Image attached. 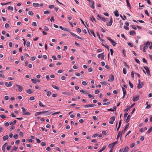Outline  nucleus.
Segmentation results:
<instances>
[{"mask_svg": "<svg viewBox=\"0 0 152 152\" xmlns=\"http://www.w3.org/2000/svg\"><path fill=\"white\" fill-rule=\"evenodd\" d=\"M118 143L117 141H116L108 145V147L111 148V149H113V148L114 145Z\"/></svg>", "mask_w": 152, "mask_h": 152, "instance_id": "nucleus-1", "label": "nucleus"}, {"mask_svg": "<svg viewBox=\"0 0 152 152\" xmlns=\"http://www.w3.org/2000/svg\"><path fill=\"white\" fill-rule=\"evenodd\" d=\"M23 114L24 115H30V113L29 112H26L25 109L23 107L21 108Z\"/></svg>", "mask_w": 152, "mask_h": 152, "instance_id": "nucleus-2", "label": "nucleus"}, {"mask_svg": "<svg viewBox=\"0 0 152 152\" xmlns=\"http://www.w3.org/2000/svg\"><path fill=\"white\" fill-rule=\"evenodd\" d=\"M109 76L110 78L108 80V81L109 82L113 81L114 80V75H110Z\"/></svg>", "mask_w": 152, "mask_h": 152, "instance_id": "nucleus-3", "label": "nucleus"}, {"mask_svg": "<svg viewBox=\"0 0 152 152\" xmlns=\"http://www.w3.org/2000/svg\"><path fill=\"white\" fill-rule=\"evenodd\" d=\"M143 68L146 70V72L147 73V75L148 76H151V74H150V71L149 70V68L148 67H145L144 66Z\"/></svg>", "mask_w": 152, "mask_h": 152, "instance_id": "nucleus-4", "label": "nucleus"}, {"mask_svg": "<svg viewBox=\"0 0 152 152\" xmlns=\"http://www.w3.org/2000/svg\"><path fill=\"white\" fill-rule=\"evenodd\" d=\"M104 53H103L101 54H99L98 55V58H100V57L101 59H103L104 58Z\"/></svg>", "mask_w": 152, "mask_h": 152, "instance_id": "nucleus-5", "label": "nucleus"}, {"mask_svg": "<svg viewBox=\"0 0 152 152\" xmlns=\"http://www.w3.org/2000/svg\"><path fill=\"white\" fill-rule=\"evenodd\" d=\"M70 33L71 34L73 37L77 38L78 39H82V38L81 37L76 35L75 34L71 32H70Z\"/></svg>", "mask_w": 152, "mask_h": 152, "instance_id": "nucleus-6", "label": "nucleus"}, {"mask_svg": "<svg viewBox=\"0 0 152 152\" xmlns=\"http://www.w3.org/2000/svg\"><path fill=\"white\" fill-rule=\"evenodd\" d=\"M139 96L137 95L136 96H134L132 99V100L134 102H136L139 99Z\"/></svg>", "mask_w": 152, "mask_h": 152, "instance_id": "nucleus-7", "label": "nucleus"}, {"mask_svg": "<svg viewBox=\"0 0 152 152\" xmlns=\"http://www.w3.org/2000/svg\"><path fill=\"white\" fill-rule=\"evenodd\" d=\"M5 85L7 87H9L11 86L12 84V83L11 82H9V83H8V82H6L5 83Z\"/></svg>", "mask_w": 152, "mask_h": 152, "instance_id": "nucleus-8", "label": "nucleus"}, {"mask_svg": "<svg viewBox=\"0 0 152 152\" xmlns=\"http://www.w3.org/2000/svg\"><path fill=\"white\" fill-rule=\"evenodd\" d=\"M8 144L7 143H5L2 146V149L4 152H5V147L7 146Z\"/></svg>", "mask_w": 152, "mask_h": 152, "instance_id": "nucleus-9", "label": "nucleus"}, {"mask_svg": "<svg viewBox=\"0 0 152 152\" xmlns=\"http://www.w3.org/2000/svg\"><path fill=\"white\" fill-rule=\"evenodd\" d=\"M37 79H33L31 80L32 81V82L35 84H36L37 83V82L39 83L40 82V81L39 80H37Z\"/></svg>", "mask_w": 152, "mask_h": 152, "instance_id": "nucleus-10", "label": "nucleus"}, {"mask_svg": "<svg viewBox=\"0 0 152 152\" xmlns=\"http://www.w3.org/2000/svg\"><path fill=\"white\" fill-rule=\"evenodd\" d=\"M87 29H88V32L89 34H90V32H91V34L94 36L95 37H96V35L94 33V31L93 30H89L88 28Z\"/></svg>", "mask_w": 152, "mask_h": 152, "instance_id": "nucleus-11", "label": "nucleus"}, {"mask_svg": "<svg viewBox=\"0 0 152 152\" xmlns=\"http://www.w3.org/2000/svg\"><path fill=\"white\" fill-rule=\"evenodd\" d=\"M122 90H123V93L124 94V96L122 97V98H124L125 96V94H126V90L124 88L122 87Z\"/></svg>", "mask_w": 152, "mask_h": 152, "instance_id": "nucleus-12", "label": "nucleus"}, {"mask_svg": "<svg viewBox=\"0 0 152 152\" xmlns=\"http://www.w3.org/2000/svg\"><path fill=\"white\" fill-rule=\"evenodd\" d=\"M16 86L18 88L19 91L20 92H21L23 89L22 87L19 85H16Z\"/></svg>", "mask_w": 152, "mask_h": 152, "instance_id": "nucleus-13", "label": "nucleus"}, {"mask_svg": "<svg viewBox=\"0 0 152 152\" xmlns=\"http://www.w3.org/2000/svg\"><path fill=\"white\" fill-rule=\"evenodd\" d=\"M129 34L131 35H135L136 33L134 31H129Z\"/></svg>", "mask_w": 152, "mask_h": 152, "instance_id": "nucleus-14", "label": "nucleus"}, {"mask_svg": "<svg viewBox=\"0 0 152 152\" xmlns=\"http://www.w3.org/2000/svg\"><path fill=\"white\" fill-rule=\"evenodd\" d=\"M100 19L104 22L108 20V18H104L102 17L101 18H100Z\"/></svg>", "mask_w": 152, "mask_h": 152, "instance_id": "nucleus-15", "label": "nucleus"}, {"mask_svg": "<svg viewBox=\"0 0 152 152\" xmlns=\"http://www.w3.org/2000/svg\"><path fill=\"white\" fill-rule=\"evenodd\" d=\"M91 5H90V6L91 7V8L93 9L94 8V1H92L91 2Z\"/></svg>", "mask_w": 152, "mask_h": 152, "instance_id": "nucleus-16", "label": "nucleus"}, {"mask_svg": "<svg viewBox=\"0 0 152 152\" xmlns=\"http://www.w3.org/2000/svg\"><path fill=\"white\" fill-rule=\"evenodd\" d=\"M121 120H120V121H119V125H118V128H117V132H118L119 131V128L120 127V126H121Z\"/></svg>", "mask_w": 152, "mask_h": 152, "instance_id": "nucleus-17", "label": "nucleus"}, {"mask_svg": "<svg viewBox=\"0 0 152 152\" xmlns=\"http://www.w3.org/2000/svg\"><path fill=\"white\" fill-rule=\"evenodd\" d=\"M18 148V147H15V146H14L13 148L11 150L10 152H12L13 151H16L17 150V149Z\"/></svg>", "mask_w": 152, "mask_h": 152, "instance_id": "nucleus-18", "label": "nucleus"}, {"mask_svg": "<svg viewBox=\"0 0 152 152\" xmlns=\"http://www.w3.org/2000/svg\"><path fill=\"white\" fill-rule=\"evenodd\" d=\"M130 117L131 116L130 115H128L126 120V123H127L130 120Z\"/></svg>", "mask_w": 152, "mask_h": 152, "instance_id": "nucleus-19", "label": "nucleus"}, {"mask_svg": "<svg viewBox=\"0 0 152 152\" xmlns=\"http://www.w3.org/2000/svg\"><path fill=\"white\" fill-rule=\"evenodd\" d=\"M129 123H128L127 125H126V126L125 127L124 130V133L125 132L126 130L129 127Z\"/></svg>", "mask_w": 152, "mask_h": 152, "instance_id": "nucleus-20", "label": "nucleus"}, {"mask_svg": "<svg viewBox=\"0 0 152 152\" xmlns=\"http://www.w3.org/2000/svg\"><path fill=\"white\" fill-rule=\"evenodd\" d=\"M9 137L8 135H5L4 136L3 138V140L4 141H5L7 140Z\"/></svg>", "mask_w": 152, "mask_h": 152, "instance_id": "nucleus-21", "label": "nucleus"}, {"mask_svg": "<svg viewBox=\"0 0 152 152\" xmlns=\"http://www.w3.org/2000/svg\"><path fill=\"white\" fill-rule=\"evenodd\" d=\"M62 93L63 94H66L68 95H71V93L68 92H63Z\"/></svg>", "mask_w": 152, "mask_h": 152, "instance_id": "nucleus-22", "label": "nucleus"}, {"mask_svg": "<svg viewBox=\"0 0 152 152\" xmlns=\"http://www.w3.org/2000/svg\"><path fill=\"white\" fill-rule=\"evenodd\" d=\"M148 45H145V46L143 48V51L144 52H146L145 49H146L148 48Z\"/></svg>", "mask_w": 152, "mask_h": 152, "instance_id": "nucleus-23", "label": "nucleus"}, {"mask_svg": "<svg viewBox=\"0 0 152 152\" xmlns=\"http://www.w3.org/2000/svg\"><path fill=\"white\" fill-rule=\"evenodd\" d=\"M33 5L34 7H39V6L40 5L38 3H34L33 4Z\"/></svg>", "mask_w": 152, "mask_h": 152, "instance_id": "nucleus-24", "label": "nucleus"}, {"mask_svg": "<svg viewBox=\"0 0 152 152\" xmlns=\"http://www.w3.org/2000/svg\"><path fill=\"white\" fill-rule=\"evenodd\" d=\"M118 12L117 10H116L115 12V15L116 17H118L119 16Z\"/></svg>", "mask_w": 152, "mask_h": 152, "instance_id": "nucleus-25", "label": "nucleus"}, {"mask_svg": "<svg viewBox=\"0 0 152 152\" xmlns=\"http://www.w3.org/2000/svg\"><path fill=\"white\" fill-rule=\"evenodd\" d=\"M129 148L128 147L126 146L125 147L124 149V150L122 152H128V150Z\"/></svg>", "mask_w": 152, "mask_h": 152, "instance_id": "nucleus-26", "label": "nucleus"}, {"mask_svg": "<svg viewBox=\"0 0 152 152\" xmlns=\"http://www.w3.org/2000/svg\"><path fill=\"white\" fill-rule=\"evenodd\" d=\"M100 83L103 85H106L107 84H108L109 85H110V84H109L108 83H107V82L105 81H103V82H100Z\"/></svg>", "mask_w": 152, "mask_h": 152, "instance_id": "nucleus-27", "label": "nucleus"}, {"mask_svg": "<svg viewBox=\"0 0 152 152\" xmlns=\"http://www.w3.org/2000/svg\"><path fill=\"white\" fill-rule=\"evenodd\" d=\"M152 132V126L148 130L147 132V134L149 133Z\"/></svg>", "mask_w": 152, "mask_h": 152, "instance_id": "nucleus-28", "label": "nucleus"}, {"mask_svg": "<svg viewBox=\"0 0 152 152\" xmlns=\"http://www.w3.org/2000/svg\"><path fill=\"white\" fill-rule=\"evenodd\" d=\"M51 86L54 88L56 89H59V88L58 87L56 86L55 85H53V84L51 85Z\"/></svg>", "mask_w": 152, "mask_h": 152, "instance_id": "nucleus-29", "label": "nucleus"}, {"mask_svg": "<svg viewBox=\"0 0 152 152\" xmlns=\"http://www.w3.org/2000/svg\"><path fill=\"white\" fill-rule=\"evenodd\" d=\"M131 76L133 79H134V72L132 71L131 72Z\"/></svg>", "mask_w": 152, "mask_h": 152, "instance_id": "nucleus-30", "label": "nucleus"}, {"mask_svg": "<svg viewBox=\"0 0 152 152\" xmlns=\"http://www.w3.org/2000/svg\"><path fill=\"white\" fill-rule=\"evenodd\" d=\"M8 59L9 61H12L13 59V57L12 56H10L9 57Z\"/></svg>", "mask_w": 152, "mask_h": 152, "instance_id": "nucleus-31", "label": "nucleus"}, {"mask_svg": "<svg viewBox=\"0 0 152 152\" xmlns=\"http://www.w3.org/2000/svg\"><path fill=\"white\" fill-rule=\"evenodd\" d=\"M142 87V86L141 85L140 83H138V86H137V88L138 89H140Z\"/></svg>", "mask_w": 152, "mask_h": 152, "instance_id": "nucleus-32", "label": "nucleus"}, {"mask_svg": "<svg viewBox=\"0 0 152 152\" xmlns=\"http://www.w3.org/2000/svg\"><path fill=\"white\" fill-rule=\"evenodd\" d=\"M26 92L28 94H30L33 92H32L31 90V89L27 90Z\"/></svg>", "mask_w": 152, "mask_h": 152, "instance_id": "nucleus-33", "label": "nucleus"}, {"mask_svg": "<svg viewBox=\"0 0 152 152\" xmlns=\"http://www.w3.org/2000/svg\"><path fill=\"white\" fill-rule=\"evenodd\" d=\"M51 92H50V91H48L47 92V95L48 96H50V95H51Z\"/></svg>", "mask_w": 152, "mask_h": 152, "instance_id": "nucleus-34", "label": "nucleus"}, {"mask_svg": "<svg viewBox=\"0 0 152 152\" xmlns=\"http://www.w3.org/2000/svg\"><path fill=\"white\" fill-rule=\"evenodd\" d=\"M15 129V126H12L10 128V131H12L13 129Z\"/></svg>", "mask_w": 152, "mask_h": 152, "instance_id": "nucleus-35", "label": "nucleus"}, {"mask_svg": "<svg viewBox=\"0 0 152 152\" xmlns=\"http://www.w3.org/2000/svg\"><path fill=\"white\" fill-rule=\"evenodd\" d=\"M111 42L114 46H115L117 44V43L113 40V41Z\"/></svg>", "mask_w": 152, "mask_h": 152, "instance_id": "nucleus-36", "label": "nucleus"}, {"mask_svg": "<svg viewBox=\"0 0 152 152\" xmlns=\"http://www.w3.org/2000/svg\"><path fill=\"white\" fill-rule=\"evenodd\" d=\"M30 42L29 41H28L27 42V43L26 44V45L27 47H29L30 46Z\"/></svg>", "mask_w": 152, "mask_h": 152, "instance_id": "nucleus-37", "label": "nucleus"}, {"mask_svg": "<svg viewBox=\"0 0 152 152\" xmlns=\"http://www.w3.org/2000/svg\"><path fill=\"white\" fill-rule=\"evenodd\" d=\"M123 73L124 74H126V69L125 68L123 69Z\"/></svg>", "mask_w": 152, "mask_h": 152, "instance_id": "nucleus-38", "label": "nucleus"}, {"mask_svg": "<svg viewBox=\"0 0 152 152\" xmlns=\"http://www.w3.org/2000/svg\"><path fill=\"white\" fill-rule=\"evenodd\" d=\"M129 85L130 86L131 88H133V84L130 82L129 80Z\"/></svg>", "mask_w": 152, "mask_h": 152, "instance_id": "nucleus-39", "label": "nucleus"}, {"mask_svg": "<svg viewBox=\"0 0 152 152\" xmlns=\"http://www.w3.org/2000/svg\"><path fill=\"white\" fill-rule=\"evenodd\" d=\"M7 9L8 10H13V8L12 7L8 6L7 7Z\"/></svg>", "mask_w": 152, "mask_h": 152, "instance_id": "nucleus-40", "label": "nucleus"}, {"mask_svg": "<svg viewBox=\"0 0 152 152\" xmlns=\"http://www.w3.org/2000/svg\"><path fill=\"white\" fill-rule=\"evenodd\" d=\"M0 117L2 119L5 118H6V116L4 115H0Z\"/></svg>", "mask_w": 152, "mask_h": 152, "instance_id": "nucleus-41", "label": "nucleus"}, {"mask_svg": "<svg viewBox=\"0 0 152 152\" xmlns=\"http://www.w3.org/2000/svg\"><path fill=\"white\" fill-rule=\"evenodd\" d=\"M121 134V131H119L118 133V134L117 136V139H118L119 138V137L120 136V135Z\"/></svg>", "mask_w": 152, "mask_h": 152, "instance_id": "nucleus-42", "label": "nucleus"}, {"mask_svg": "<svg viewBox=\"0 0 152 152\" xmlns=\"http://www.w3.org/2000/svg\"><path fill=\"white\" fill-rule=\"evenodd\" d=\"M135 60L138 64H140V61L137 58H135Z\"/></svg>", "mask_w": 152, "mask_h": 152, "instance_id": "nucleus-43", "label": "nucleus"}, {"mask_svg": "<svg viewBox=\"0 0 152 152\" xmlns=\"http://www.w3.org/2000/svg\"><path fill=\"white\" fill-rule=\"evenodd\" d=\"M28 14L30 15H33V13L32 11H30L28 12Z\"/></svg>", "mask_w": 152, "mask_h": 152, "instance_id": "nucleus-44", "label": "nucleus"}, {"mask_svg": "<svg viewBox=\"0 0 152 152\" xmlns=\"http://www.w3.org/2000/svg\"><path fill=\"white\" fill-rule=\"evenodd\" d=\"M39 105L40 106L42 107H45V105H43V104H42L41 102L40 101L39 102Z\"/></svg>", "mask_w": 152, "mask_h": 152, "instance_id": "nucleus-45", "label": "nucleus"}, {"mask_svg": "<svg viewBox=\"0 0 152 152\" xmlns=\"http://www.w3.org/2000/svg\"><path fill=\"white\" fill-rule=\"evenodd\" d=\"M127 44L128 45H129V46H130V47H132L133 46V44L129 42V43H128Z\"/></svg>", "mask_w": 152, "mask_h": 152, "instance_id": "nucleus-46", "label": "nucleus"}, {"mask_svg": "<svg viewBox=\"0 0 152 152\" xmlns=\"http://www.w3.org/2000/svg\"><path fill=\"white\" fill-rule=\"evenodd\" d=\"M127 3V6H128V7H129V8L130 9H131V5L129 3V2H126Z\"/></svg>", "mask_w": 152, "mask_h": 152, "instance_id": "nucleus-47", "label": "nucleus"}, {"mask_svg": "<svg viewBox=\"0 0 152 152\" xmlns=\"http://www.w3.org/2000/svg\"><path fill=\"white\" fill-rule=\"evenodd\" d=\"M108 133H107L105 131H103L102 132V134H103L106 135H107V134H108Z\"/></svg>", "mask_w": 152, "mask_h": 152, "instance_id": "nucleus-48", "label": "nucleus"}, {"mask_svg": "<svg viewBox=\"0 0 152 152\" xmlns=\"http://www.w3.org/2000/svg\"><path fill=\"white\" fill-rule=\"evenodd\" d=\"M88 96L90 98H92V99L94 98V97L90 94H88Z\"/></svg>", "mask_w": 152, "mask_h": 152, "instance_id": "nucleus-49", "label": "nucleus"}, {"mask_svg": "<svg viewBox=\"0 0 152 152\" xmlns=\"http://www.w3.org/2000/svg\"><path fill=\"white\" fill-rule=\"evenodd\" d=\"M105 67L108 70H110V67L107 65H106L105 66Z\"/></svg>", "mask_w": 152, "mask_h": 152, "instance_id": "nucleus-50", "label": "nucleus"}, {"mask_svg": "<svg viewBox=\"0 0 152 152\" xmlns=\"http://www.w3.org/2000/svg\"><path fill=\"white\" fill-rule=\"evenodd\" d=\"M64 31H67V32H70L69 30L67 28H64L63 30Z\"/></svg>", "mask_w": 152, "mask_h": 152, "instance_id": "nucleus-51", "label": "nucleus"}, {"mask_svg": "<svg viewBox=\"0 0 152 152\" xmlns=\"http://www.w3.org/2000/svg\"><path fill=\"white\" fill-rule=\"evenodd\" d=\"M82 84L83 85L86 86L87 84V83L85 81H83L82 82Z\"/></svg>", "mask_w": 152, "mask_h": 152, "instance_id": "nucleus-52", "label": "nucleus"}, {"mask_svg": "<svg viewBox=\"0 0 152 152\" xmlns=\"http://www.w3.org/2000/svg\"><path fill=\"white\" fill-rule=\"evenodd\" d=\"M150 45V42L148 41L146 43L144 44L145 45H148H148Z\"/></svg>", "mask_w": 152, "mask_h": 152, "instance_id": "nucleus-53", "label": "nucleus"}, {"mask_svg": "<svg viewBox=\"0 0 152 152\" xmlns=\"http://www.w3.org/2000/svg\"><path fill=\"white\" fill-rule=\"evenodd\" d=\"M142 61H143V62L144 63H146L147 64H148V62H147V61H146V60H145V59L143 58V59H142Z\"/></svg>", "mask_w": 152, "mask_h": 152, "instance_id": "nucleus-54", "label": "nucleus"}, {"mask_svg": "<svg viewBox=\"0 0 152 152\" xmlns=\"http://www.w3.org/2000/svg\"><path fill=\"white\" fill-rule=\"evenodd\" d=\"M11 147V145H9V146H7V149L8 151H9L10 149V148Z\"/></svg>", "mask_w": 152, "mask_h": 152, "instance_id": "nucleus-55", "label": "nucleus"}, {"mask_svg": "<svg viewBox=\"0 0 152 152\" xmlns=\"http://www.w3.org/2000/svg\"><path fill=\"white\" fill-rule=\"evenodd\" d=\"M106 148V145H104L102 148L101 150L102 151H104Z\"/></svg>", "mask_w": 152, "mask_h": 152, "instance_id": "nucleus-56", "label": "nucleus"}, {"mask_svg": "<svg viewBox=\"0 0 152 152\" xmlns=\"http://www.w3.org/2000/svg\"><path fill=\"white\" fill-rule=\"evenodd\" d=\"M106 148V145H104L102 148L101 150L102 151H104Z\"/></svg>", "mask_w": 152, "mask_h": 152, "instance_id": "nucleus-57", "label": "nucleus"}, {"mask_svg": "<svg viewBox=\"0 0 152 152\" xmlns=\"http://www.w3.org/2000/svg\"><path fill=\"white\" fill-rule=\"evenodd\" d=\"M98 135V134H95L92 136V137L93 138L96 137H97Z\"/></svg>", "mask_w": 152, "mask_h": 152, "instance_id": "nucleus-58", "label": "nucleus"}, {"mask_svg": "<svg viewBox=\"0 0 152 152\" xmlns=\"http://www.w3.org/2000/svg\"><path fill=\"white\" fill-rule=\"evenodd\" d=\"M112 22H109L107 24V25L108 26H111L112 24Z\"/></svg>", "mask_w": 152, "mask_h": 152, "instance_id": "nucleus-59", "label": "nucleus"}, {"mask_svg": "<svg viewBox=\"0 0 152 152\" xmlns=\"http://www.w3.org/2000/svg\"><path fill=\"white\" fill-rule=\"evenodd\" d=\"M47 111V112L46 113V114H45L46 115H49L51 113L49 112L48 111Z\"/></svg>", "mask_w": 152, "mask_h": 152, "instance_id": "nucleus-60", "label": "nucleus"}, {"mask_svg": "<svg viewBox=\"0 0 152 152\" xmlns=\"http://www.w3.org/2000/svg\"><path fill=\"white\" fill-rule=\"evenodd\" d=\"M93 70V69L91 67L89 68L88 69V71L89 72H91Z\"/></svg>", "mask_w": 152, "mask_h": 152, "instance_id": "nucleus-61", "label": "nucleus"}, {"mask_svg": "<svg viewBox=\"0 0 152 152\" xmlns=\"http://www.w3.org/2000/svg\"><path fill=\"white\" fill-rule=\"evenodd\" d=\"M5 28H9L10 27V25L6 23L5 24Z\"/></svg>", "mask_w": 152, "mask_h": 152, "instance_id": "nucleus-62", "label": "nucleus"}, {"mask_svg": "<svg viewBox=\"0 0 152 152\" xmlns=\"http://www.w3.org/2000/svg\"><path fill=\"white\" fill-rule=\"evenodd\" d=\"M75 75L77 76H80V73L78 72H75Z\"/></svg>", "mask_w": 152, "mask_h": 152, "instance_id": "nucleus-63", "label": "nucleus"}, {"mask_svg": "<svg viewBox=\"0 0 152 152\" xmlns=\"http://www.w3.org/2000/svg\"><path fill=\"white\" fill-rule=\"evenodd\" d=\"M99 92V91L98 90H96L94 91V93L95 94H97Z\"/></svg>", "mask_w": 152, "mask_h": 152, "instance_id": "nucleus-64", "label": "nucleus"}]
</instances>
